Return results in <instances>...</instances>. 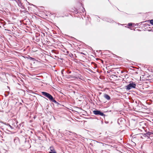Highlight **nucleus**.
<instances>
[{
	"label": "nucleus",
	"instance_id": "f3484780",
	"mask_svg": "<svg viewBox=\"0 0 153 153\" xmlns=\"http://www.w3.org/2000/svg\"><path fill=\"white\" fill-rule=\"evenodd\" d=\"M69 52V51H67L66 52V53H68Z\"/></svg>",
	"mask_w": 153,
	"mask_h": 153
},
{
	"label": "nucleus",
	"instance_id": "1a4fd4ad",
	"mask_svg": "<svg viewBox=\"0 0 153 153\" xmlns=\"http://www.w3.org/2000/svg\"><path fill=\"white\" fill-rule=\"evenodd\" d=\"M106 21L108 22H109L110 23H112L113 22V20L110 19H107L106 20Z\"/></svg>",
	"mask_w": 153,
	"mask_h": 153
},
{
	"label": "nucleus",
	"instance_id": "7ed1b4c3",
	"mask_svg": "<svg viewBox=\"0 0 153 153\" xmlns=\"http://www.w3.org/2000/svg\"><path fill=\"white\" fill-rule=\"evenodd\" d=\"M42 94L43 96L48 98L50 101H51L53 98V97L51 94L47 92H42Z\"/></svg>",
	"mask_w": 153,
	"mask_h": 153
},
{
	"label": "nucleus",
	"instance_id": "6ab92c4d",
	"mask_svg": "<svg viewBox=\"0 0 153 153\" xmlns=\"http://www.w3.org/2000/svg\"><path fill=\"white\" fill-rule=\"evenodd\" d=\"M137 135H139V136H140V134H137Z\"/></svg>",
	"mask_w": 153,
	"mask_h": 153
},
{
	"label": "nucleus",
	"instance_id": "9d476101",
	"mask_svg": "<svg viewBox=\"0 0 153 153\" xmlns=\"http://www.w3.org/2000/svg\"><path fill=\"white\" fill-rule=\"evenodd\" d=\"M51 101L54 102L56 104L57 103V102L54 100V99L53 97V98L51 100Z\"/></svg>",
	"mask_w": 153,
	"mask_h": 153
},
{
	"label": "nucleus",
	"instance_id": "6e6552de",
	"mask_svg": "<svg viewBox=\"0 0 153 153\" xmlns=\"http://www.w3.org/2000/svg\"><path fill=\"white\" fill-rule=\"evenodd\" d=\"M18 4L19 6L20 7H22L23 6L21 2L19 0H18Z\"/></svg>",
	"mask_w": 153,
	"mask_h": 153
},
{
	"label": "nucleus",
	"instance_id": "20e7f679",
	"mask_svg": "<svg viewBox=\"0 0 153 153\" xmlns=\"http://www.w3.org/2000/svg\"><path fill=\"white\" fill-rule=\"evenodd\" d=\"M82 76L81 75L78 74L77 76H76V75L75 76L74 74L71 75H68V76L67 77V78H76L77 79L79 78V79H81V77H82Z\"/></svg>",
	"mask_w": 153,
	"mask_h": 153
},
{
	"label": "nucleus",
	"instance_id": "2eb2a0df",
	"mask_svg": "<svg viewBox=\"0 0 153 153\" xmlns=\"http://www.w3.org/2000/svg\"><path fill=\"white\" fill-rule=\"evenodd\" d=\"M49 153H57L55 151L54 152H49Z\"/></svg>",
	"mask_w": 153,
	"mask_h": 153
},
{
	"label": "nucleus",
	"instance_id": "a211bd4d",
	"mask_svg": "<svg viewBox=\"0 0 153 153\" xmlns=\"http://www.w3.org/2000/svg\"><path fill=\"white\" fill-rule=\"evenodd\" d=\"M83 10H84V11H85V8H83Z\"/></svg>",
	"mask_w": 153,
	"mask_h": 153
},
{
	"label": "nucleus",
	"instance_id": "423d86ee",
	"mask_svg": "<svg viewBox=\"0 0 153 153\" xmlns=\"http://www.w3.org/2000/svg\"><path fill=\"white\" fill-rule=\"evenodd\" d=\"M104 97L105 98L108 100H109L110 99V97L106 94H105Z\"/></svg>",
	"mask_w": 153,
	"mask_h": 153
},
{
	"label": "nucleus",
	"instance_id": "f257e3e1",
	"mask_svg": "<svg viewBox=\"0 0 153 153\" xmlns=\"http://www.w3.org/2000/svg\"><path fill=\"white\" fill-rule=\"evenodd\" d=\"M18 122L16 119H12L9 121V123H5L6 125L8 126V129L11 130H15L16 129H19L21 126H23L22 123H20L19 125L17 124Z\"/></svg>",
	"mask_w": 153,
	"mask_h": 153
},
{
	"label": "nucleus",
	"instance_id": "412c9836",
	"mask_svg": "<svg viewBox=\"0 0 153 153\" xmlns=\"http://www.w3.org/2000/svg\"><path fill=\"white\" fill-rule=\"evenodd\" d=\"M62 74H63V73H62Z\"/></svg>",
	"mask_w": 153,
	"mask_h": 153
},
{
	"label": "nucleus",
	"instance_id": "39448f33",
	"mask_svg": "<svg viewBox=\"0 0 153 153\" xmlns=\"http://www.w3.org/2000/svg\"><path fill=\"white\" fill-rule=\"evenodd\" d=\"M93 113L97 115H99L101 116H103L105 115L103 113L99 110H94L93 111Z\"/></svg>",
	"mask_w": 153,
	"mask_h": 153
},
{
	"label": "nucleus",
	"instance_id": "ddd939ff",
	"mask_svg": "<svg viewBox=\"0 0 153 153\" xmlns=\"http://www.w3.org/2000/svg\"><path fill=\"white\" fill-rule=\"evenodd\" d=\"M132 25V23H129L128 24V26H131Z\"/></svg>",
	"mask_w": 153,
	"mask_h": 153
},
{
	"label": "nucleus",
	"instance_id": "9b49d317",
	"mask_svg": "<svg viewBox=\"0 0 153 153\" xmlns=\"http://www.w3.org/2000/svg\"><path fill=\"white\" fill-rule=\"evenodd\" d=\"M50 149L51 151H52V152H54V151H55L53 149V147H50Z\"/></svg>",
	"mask_w": 153,
	"mask_h": 153
},
{
	"label": "nucleus",
	"instance_id": "4468645a",
	"mask_svg": "<svg viewBox=\"0 0 153 153\" xmlns=\"http://www.w3.org/2000/svg\"><path fill=\"white\" fill-rule=\"evenodd\" d=\"M56 104L58 106H59V105H60V104L58 102H57V103H56Z\"/></svg>",
	"mask_w": 153,
	"mask_h": 153
},
{
	"label": "nucleus",
	"instance_id": "f03ea898",
	"mask_svg": "<svg viewBox=\"0 0 153 153\" xmlns=\"http://www.w3.org/2000/svg\"><path fill=\"white\" fill-rule=\"evenodd\" d=\"M136 85L135 82H132L126 86V90H129L132 88H135Z\"/></svg>",
	"mask_w": 153,
	"mask_h": 153
},
{
	"label": "nucleus",
	"instance_id": "dca6fc26",
	"mask_svg": "<svg viewBox=\"0 0 153 153\" xmlns=\"http://www.w3.org/2000/svg\"><path fill=\"white\" fill-rule=\"evenodd\" d=\"M71 73V71H69L68 73V74H70Z\"/></svg>",
	"mask_w": 153,
	"mask_h": 153
},
{
	"label": "nucleus",
	"instance_id": "aec40b11",
	"mask_svg": "<svg viewBox=\"0 0 153 153\" xmlns=\"http://www.w3.org/2000/svg\"><path fill=\"white\" fill-rule=\"evenodd\" d=\"M101 144H103V143H101Z\"/></svg>",
	"mask_w": 153,
	"mask_h": 153
},
{
	"label": "nucleus",
	"instance_id": "f8f14e48",
	"mask_svg": "<svg viewBox=\"0 0 153 153\" xmlns=\"http://www.w3.org/2000/svg\"><path fill=\"white\" fill-rule=\"evenodd\" d=\"M149 21H150V24L153 25V19L151 20H149Z\"/></svg>",
	"mask_w": 153,
	"mask_h": 153
},
{
	"label": "nucleus",
	"instance_id": "0eeeda50",
	"mask_svg": "<svg viewBox=\"0 0 153 153\" xmlns=\"http://www.w3.org/2000/svg\"><path fill=\"white\" fill-rule=\"evenodd\" d=\"M153 134V133H152V132H148L146 133L145 134H144V136H145V137H146V136L148 137L149 136L151 135H152Z\"/></svg>",
	"mask_w": 153,
	"mask_h": 153
}]
</instances>
